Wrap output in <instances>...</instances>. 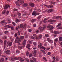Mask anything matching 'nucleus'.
<instances>
[{"label":"nucleus","mask_w":62,"mask_h":62,"mask_svg":"<svg viewBox=\"0 0 62 62\" xmlns=\"http://www.w3.org/2000/svg\"><path fill=\"white\" fill-rule=\"evenodd\" d=\"M17 36V33H16L15 34V37H16Z\"/></svg>","instance_id":"0e129e2a"},{"label":"nucleus","mask_w":62,"mask_h":62,"mask_svg":"<svg viewBox=\"0 0 62 62\" xmlns=\"http://www.w3.org/2000/svg\"><path fill=\"white\" fill-rule=\"evenodd\" d=\"M31 39H35V38L33 36H31Z\"/></svg>","instance_id":"69168bd1"},{"label":"nucleus","mask_w":62,"mask_h":62,"mask_svg":"<svg viewBox=\"0 0 62 62\" xmlns=\"http://www.w3.org/2000/svg\"><path fill=\"white\" fill-rule=\"evenodd\" d=\"M61 23H59L58 25L57 26V27H58V26H60L61 25Z\"/></svg>","instance_id":"49530a36"},{"label":"nucleus","mask_w":62,"mask_h":62,"mask_svg":"<svg viewBox=\"0 0 62 62\" xmlns=\"http://www.w3.org/2000/svg\"><path fill=\"white\" fill-rule=\"evenodd\" d=\"M28 6V4L27 3H25L23 4V7H26Z\"/></svg>","instance_id":"6ab92c4d"},{"label":"nucleus","mask_w":62,"mask_h":62,"mask_svg":"<svg viewBox=\"0 0 62 62\" xmlns=\"http://www.w3.org/2000/svg\"><path fill=\"white\" fill-rule=\"evenodd\" d=\"M17 13L19 16H21V14L18 12H17Z\"/></svg>","instance_id":"f704fd0d"},{"label":"nucleus","mask_w":62,"mask_h":62,"mask_svg":"<svg viewBox=\"0 0 62 62\" xmlns=\"http://www.w3.org/2000/svg\"><path fill=\"white\" fill-rule=\"evenodd\" d=\"M1 23H4L3 24V25H5L7 24V23H5V22L4 21H1L0 22Z\"/></svg>","instance_id":"4468645a"},{"label":"nucleus","mask_w":62,"mask_h":62,"mask_svg":"<svg viewBox=\"0 0 62 62\" xmlns=\"http://www.w3.org/2000/svg\"><path fill=\"white\" fill-rule=\"evenodd\" d=\"M7 44L9 46H11L12 45V42H7Z\"/></svg>","instance_id":"dca6fc26"},{"label":"nucleus","mask_w":62,"mask_h":62,"mask_svg":"<svg viewBox=\"0 0 62 62\" xmlns=\"http://www.w3.org/2000/svg\"><path fill=\"white\" fill-rule=\"evenodd\" d=\"M51 3L52 4H53V5H55V4H56V2H53L51 1Z\"/></svg>","instance_id":"c85d7f7f"},{"label":"nucleus","mask_w":62,"mask_h":62,"mask_svg":"<svg viewBox=\"0 0 62 62\" xmlns=\"http://www.w3.org/2000/svg\"><path fill=\"white\" fill-rule=\"evenodd\" d=\"M16 23H18V22H20V20L19 19H16Z\"/></svg>","instance_id":"b1692460"},{"label":"nucleus","mask_w":62,"mask_h":62,"mask_svg":"<svg viewBox=\"0 0 62 62\" xmlns=\"http://www.w3.org/2000/svg\"><path fill=\"white\" fill-rule=\"evenodd\" d=\"M47 28H50V30H52V29H54V27L53 26H51V25H49L47 27Z\"/></svg>","instance_id":"6e6552de"},{"label":"nucleus","mask_w":62,"mask_h":62,"mask_svg":"<svg viewBox=\"0 0 62 62\" xmlns=\"http://www.w3.org/2000/svg\"><path fill=\"white\" fill-rule=\"evenodd\" d=\"M33 35L34 37H36V38H37V35H36V34H34Z\"/></svg>","instance_id":"c03bdc74"},{"label":"nucleus","mask_w":62,"mask_h":62,"mask_svg":"<svg viewBox=\"0 0 62 62\" xmlns=\"http://www.w3.org/2000/svg\"><path fill=\"white\" fill-rule=\"evenodd\" d=\"M33 44L34 46H36L37 45V43L36 42H34L33 43Z\"/></svg>","instance_id":"393cba45"},{"label":"nucleus","mask_w":62,"mask_h":62,"mask_svg":"<svg viewBox=\"0 0 62 62\" xmlns=\"http://www.w3.org/2000/svg\"><path fill=\"white\" fill-rule=\"evenodd\" d=\"M23 36H22L20 37V39H23Z\"/></svg>","instance_id":"052dcab7"},{"label":"nucleus","mask_w":62,"mask_h":62,"mask_svg":"<svg viewBox=\"0 0 62 62\" xmlns=\"http://www.w3.org/2000/svg\"><path fill=\"white\" fill-rule=\"evenodd\" d=\"M24 3V1H16V4L17 6H20L21 5L20 4H23Z\"/></svg>","instance_id":"7ed1b4c3"},{"label":"nucleus","mask_w":62,"mask_h":62,"mask_svg":"<svg viewBox=\"0 0 62 62\" xmlns=\"http://www.w3.org/2000/svg\"><path fill=\"white\" fill-rule=\"evenodd\" d=\"M54 33L55 34H59V32L58 31H54Z\"/></svg>","instance_id":"5701e85b"},{"label":"nucleus","mask_w":62,"mask_h":62,"mask_svg":"<svg viewBox=\"0 0 62 62\" xmlns=\"http://www.w3.org/2000/svg\"><path fill=\"white\" fill-rule=\"evenodd\" d=\"M46 28V25H44L43 26V28L41 27H40L39 28V29L40 30L41 32L43 31V30Z\"/></svg>","instance_id":"f257e3e1"},{"label":"nucleus","mask_w":62,"mask_h":62,"mask_svg":"<svg viewBox=\"0 0 62 62\" xmlns=\"http://www.w3.org/2000/svg\"><path fill=\"white\" fill-rule=\"evenodd\" d=\"M48 22L49 23H51L52 22H55V20H48Z\"/></svg>","instance_id":"a211bd4d"},{"label":"nucleus","mask_w":62,"mask_h":62,"mask_svg":"<svg viewBox=\"0 0 62 62\" xmlns=\"http://www.w3.org/2000/svg\"><path fill=\"white\" fill-rule=\"evenodd\" d=\"M32 15H35V16H36L37 15V12L35 11H34L32 13Z\"/></svg>","instance_id":"2eb2a0df"},{"label":"nucleus","mask_w":62,"mask_h":62,"mask_svg":"<svg viewBox=\"0 0 62 62\" xmlns=\"http://www.w3.org/2000/svg\"><path fill=\"white\" fill-rule=\"evenodd\" d=\"M4 11L2 12V13L3 14H4L5 13H6V10H4Z\"/></svg>","instance_id":"c756f323"},{"label":"nucleus","mask_w":62,"mask_h":62,"mask_svg":"<svg viewBox=\"0 0 62 62\" xmlns=\"http://www.w3.org/2000/svg\"><path fill=\"white\" fill-rule=\"evenodd\" d=\"M47 19H45L44 20V23H46V22H47Z\"/></svg>","instance_id":"473e14b6"},{"label":"nucleus","mask_w":62,"mask_h":62,"mask_svg":"<svg viewBox=\"0 0 62 62\" xmlns=\"http://www.w3.org/2000/svg\"><path fill=\"white\" fill-rule=\"evenodd\" d=\"M56 61H58L60 59V58H56Z\"/></svg>","instance_id":"7c9ffc66"},{"label":"nucleus","mask_w":62,"mask_h":62,"mask_svg":"<svg viewBox=\"0 0 62 62\" xmlns=\"http://www.w3.org/2000/svg\"><path fill=\"white\" fill-rule=\"evenodd\" d=\"M45 36L46 37H49V34H46Z\"/></svg>","instance_id":"58836bf2"},{"label":"nucleus","mask_w":62,"mask_h":62,"mask_svg":"<svg viewBox=\"0 0 62 62\" xmlns=\"http://www.w3.org/2000/svg\"><path fill=\"white\" fill-rule=\"evenodd\" d=\"M30 61L31 62H34V61L33 60H30Z\"/></svg>","instance_id":"774afa93"},{"label":"nucleus","mask_w":62,"mask_h":62,"mask_svg":"<svg viewBox=\"0 0 62 62\" xmlns=\"http://www.w3.org/2000/svg\"><path fill=\"white\" fill-rule=\"evenodd\" d=\"M47 40L48 41V42H49V43H53V41L50 39H47Z\"/></svg>","instance_id":"1a4fd4ad"},{"label":"nucleus","mask_w":62,"mask_h":62,"mask_svg":"<svg viewBox=\"0 0 62 62\" xmlns=\"http://www.w3.org/2000/svg\"><path fill=\"white\" fill-rule=\"evenodd\" d=\"M36 25H36V24H34L33 25V27H36Z\"/></svg>","instance_id":"5fc2aeb1"},{"label":"nucleus","mask_w":62,"mask_h":62,"mask_svg":"<svg viewBox=\"0 0 62 62\" xmlns=\"http://www.w3.org/2000/svg\"><path fill=\"white\" fill-rule=\"evenodd\" d=\"M3 43V41L2 40L0 39V43Z\"/></svg>","instance_id":"bf43d9fd"},{"label":"nucleus","mask_w":62,"mask_h":62,"mask_svg":"<svg viewBox=\"0 0 62 62\" xmlns=\"http://www.w3.org/2000/svg\"><path fill=\"white\" fill-rule=\"evenodd\" d=\"M16 53H17L18 54H19V52H20V51H19V50H17L16 51Z\"/></svg>","instance_id":"ea45409f"},{"label":"nucleus","mask_w":62,"mask_h":62,"mask_svg":"<svg viewBox=\"0 0 62 62\" xmlns=\"http://www.w3.org/2000/svg\"><path fill=\"white\" fill-rule=\"evenodd\" d=\"M32 56V54H31L29 55V57H31Z\"/></svg>","instance_id":"a18cd8bd"},{"label":"nucleus","mask_w":62,"mask_h":62,"mask_svg":"<svg viewBox=\"0 0 62 62\" xmlns=\"http://www.w3.org/2000/svg\"><path fill=\"white\" fill-rule=\"evenodd\" d=\"M8 31H5L4 32V33L5 34H8Z\"/></svg>","instance_id":"37998d69"},{"label":"nucleus","mask_w":62,"mask_h":62,"mask_svg":"<svg viewBox=\"0 0 62 62\" xmlns=\"http://www.w3.org/2000/svg\"><path fill=\"white\" fill-rule=\"evenodd\" d=\"M8 8H10L9 5H6L4 7V9H7Z\"/></svg>","instance_id":"9d476101"},{"label":"nucleus","mask_w":62,"mask_h":62,"mask_svg":"<svg viewBox=\"0 0 62 62\" xmlns=\"http://www.w3.org/2000/svg\"><path fill=\"white\" fill-rule=\"evenodd\" d=\"M47 54L48 55H50V54H51V52H48L47 53Z\"/></svg>","instance_id":"4d7b16f0"},{"label":"nucleus","mask_w":62,"mask_h":62,"mask_svg":"<svg viewBox=\"0 0 62 62\" xmlns=\"http://www.w3.org/2000/svg\"><path fill=\"white\" fill-rule=\"evenodd\" d=\"M43 59H44V60H45V61H47V60L46 59V58H45V57H43Z\"/></svg>","instance_id":"a19ab883"},{"label":"nucleus","mask_w":62,"mask_h":62,"mask_svg":"<svg viewBox=\"0 0 62 62\" xmlns=\"http://www.w3.org/2000/svg\"><path fill=\"white\" fill-rule=\"evenodd\" d=\"M20 28H22V29H24L26 28V25H23V24H21L20 25Z\"/></svg>","instance_id":"20e7f679"},{"label":"nucleus","mask_w":62,"mask_h":62,"mask_svg":"<svg viewBox=\"0 0 62 62\" xmlns=\"http://www.w3.org/2000/svg\"><path fill=\"white\" fill-rule=\"evenodd\" d=\"M41 18V16H39L37 18V19L39 20V19H40Z\"/></svg>","instance_id":"2f4dec72"},{"label":"nucleus","mask_w":62,"mask_h":62,"mask_svg":"<svg viewBox=\"0 0 62 62\" xmlns=\"http://www.w3.org/2000/svg\"><path fill=\"white\" fill-rule=\"evenodd\" d=\"M28 37V35L27 34V35H26L25 36V38H27Z\"/></svg>","instance_id":"de8ad7c7"},{"label":"nucleus","mask_w":62,"mask_h":62,"mask_svg":"<svg viewBox=\"0 0 62 62\" xmlns=\"http://www.w3.org/2000/svg\"><path fill=\"white\" fill-rule=\"evenodd\" d=\"M10 50H8L7 51H5V53H6V54H10Z\"/></svg>","instance_id":"9b49d317"},{"label":"nucleus","mask_w":62,"mask_h":62,"mask_svg":"<svg viewBox=\"0 0 62 62\" xmlns=\"http://www.w3.org/2000/svg\"><path fill=\"white\" fill-rule=\"evenodd\" d=\"M53 59L55 61V57L54 56V57H53Z\"/></svg>","instance_id":"6e6d98bb"},{"label":"nucleus","mask_w":62,"mask_h":62,"mask_svg":"<svg viewBox=\"0 0 62 62\" xmlns=\"http://www.w3.org/2000/svg\"><path fill=\"white\" fill-rule=\"evenodd\" d=\"M29 11L30 13H31V12L32 11V9H30L29 10Z\"/></svg>","instance_id":"8fccbe9b"},{"label":"nucleus","mask_w":62,"mask_h":62,"mask_svg":"<svg viewBox=\"0 0 62 62\" xmlns=\"http://www.w3.org/2000/svg\"><path fill=\"white\" fill-rule=\"evenodd\" d=\"M42 46V45H41V43H40V45H39L38 46V47H40V48H41L42 49H43L44 50H45V48L43 46H42Z\"/></svg>","instance_id":"0eeeda50"},{"label":"nucleus","mask_w":62,"mask_h":62,"mask_svg":"<svg viewBox=\"0 0 62 62\" xmlns=\"http://www.w3.org/2000/svg\"><path fill=\"white\" fill-rule=\"evenodd\" d=\"M18 29H20V27H19V26L16 27V29L17 30H18Z\"/></svg>","instance_id":"09e8293b"},{"label":"nucleus","mask_w":62,"mask_h":62,"mask_svg":"<svg viewBox=\"0 0 62 62\" xmlns=\"http://www.w3.org/2000/svg\"><path fill=\"white\" fill-rule=\"evenodd\" d=\"M45 6H46V7H47V8H52L53 7V5H51V6L50 5L48 6L47 5H45Z\"/></svg>","instance_id":"ddd939ff"},{"label":"nucleus","mask_w":62,"mask_h":62,"mask_svg":"<svg viewBox=\"0 0 62 62\" xmlns=\"http://www.w3.org/2000/svg\"><path fill=\"white\" fill-rule=\"evenodd\" d=\"M61 17L60 16H54L53 17V18L54 19H59V18H61Z\"/></svg>","instance_id":"f8f14e48"},{"label":"nucleus","mask_w":62,"mask_h":62,"mask_svg":"<svg viewBox=\"0 0 62 62\" xmlns=\"http://www.w3.org/2000/svg\"><path fill=\"white\" fill-rule=\"evenodd\" d=\"M23 47V46H19L18 48H19V49H22V48Z\"/></svg>","instance_id":"e2e57ef3"},{"label":"nucleus","mask_w":62,"mask_h":62,"mask_svg":"<svg viewBox=\"0 0 62 62\" xmlns=\"http://www.w3.org/2000/svg\"><path fill=\"white\" fill-rule=\"evenodd\" d=\"M19 57H15L13 58L12 57H11L9 58V60L10 61H14V60H18L19 59Z\"/></svg>","instance_id":"f03ea898"},{"label":"nucleus","mask_w":62,"mask_h":62,"mask_svg":"<svg viewBox=\"0 0 62 62\" xmlns=\"http://www.w3.org/2000/svg\"><path fill=\"white\" fill-rule=\"evenodd\" d=\"M11 26H12V25L10 24L4 26V27H5L4 29H6V30H7L8 29V28H10V27H11Z\"/></svg>","instance_id":"39448f33"},{"label":"nucleus","mask_w":62,"mask_h":62,"mask_svg":"<svg viewBox=\"0 0 62 62\" xmlns=\"http://www.w3.org/2000/svg\"><path fill=\"white\" fill-rule=\"evenodd\" d=\"M36 53L37 51H34L33 54H34V55H36Z\"/></svg>","instance_id":"bb28decb"},{"label":"nucleus","mask_w":62,"mask_h":62,"mask_svg":"<svg viewBox=\"0 0 62 62\" xmlns=\"http://www.w3.org/2000/svg\"><path fill=\"white\" fill-rule=\"evenodd\" d=\"M25 42H26V40H24V41L23 43V45L24 46V47H25Z\"/></svg>","instance_id":"412c9836"},{"label":"nucleus","mask_w":62,"mask_h":62,"mask_svg":"<svg viewBox=\"0 0 62 62\" xmlns=\"http://www.w3.org/2000/svg\"><path fill=\"white\" fill-rule=\"evenodd\" d=\"M18 10V9H17L14 8V9L13 10V11H17Z\"/></svg>","instance_id":"e433bc0d"},{"label":"nucleus","mask_w":62,"mask_h":62,"mask_svg":"<svg viewBox=\"0 0 62 62\" xmlns=\"http://www.w3.org/2000/svg\"><path fill=\"white\" fill-rule=\"evenodd\" d=\"M62 29V27H59L58 28V29Z\"/></svg>","instance_id":"4c0bfd02"},{"label":"nucleus","mask_w":62,"mask_h":62,"mask_svg":"<svg viewBox=\"0 0 62 62\" xmlns=\"http://www.w3.org/2000/svg\"><path fill=\"white\" fill-rule=\"evenodd\" d=\"M42 51V52H43L44 54H46L45 53V51H44V50H41Z\"/></svg>","instance_id":"603ef678"},{"label":"nucleus","mask_w":62,"mask_h":62,"mask_svg":"<svg viewBox=\"0 0 62 62\" xmlns=\"http://www.w3.org/2000/svg\"><path fill=\"white\" fill-rule=\"evenodd\" d=\"M59 40L60 41H62V37H60L59 38Z\"/></svg>","instance_id":"72a5a7b5"},{"label":"nucleus","mask_w":62,"mask_h":62,"mask_svg":"<svg viewBox=\"0 0 62 62\" xmlns=\"http://www.w3.org/2000/svg\"><path fill=\"white\" fill-rule=\"evenodd\" d=\"M18 42H20V40L19 39V38L18 37L16 38V39L15 40V42L16 43H17Z\"/></svg>","instance_id":"423d86ee"},{"label":"nucleus","mask_w":62,"mask_h":62,"mask_svg":"<svg viewBox=\"0 0 62 62\" xmlns=\"http://www.w3.org/2000/svg\"><path fill=\"white\" fill-rule=\"evenodd\" d=\"M6 14H8L9 13V11H7L6 12Z\"/></svg>","instance_id":"864d4df0"},{"label":"nucleus","mask_w":62,"mask_h":62,"mask_svg":"<svg viewBox=\"0 0 62 62\" xmlns=\"http://www.w3.org/2000/svg\"><path fill=\"white\" fill-rule=\"evenodd\" d=\"M29 5L31 7H34V4L31 3H29Z\"/></svg>","instance_id":"aec40b11"},{"label":"nucleus","mask_w":62,"mask_h":62,"mask_svg":"<svg viewBox=\"0 0 62 62\" xmlns=\"http://www.w3.org/2000/svg\"><path fill=\"white\" fill-rule=\"evenodd\" d=\"M32 59H33V60L34 62H34H36V58H35L33 57H32Z\"/></svg>","instance_id":"a878e982"},{"label":"nucleus","mask_w":62,"mask_h":62,"mask_svg":"<svg viewBox=\"0 0 62 62\" xmlns=\"http://www.w3.org/2000/svg\"><path fill=\"white\" fill-rule=\"evenodd\" d=\"M53 11V9H49L48 11V12L49 13H50V12H52Z\"/></svg>","instance_id":"4be33fe9"},{"label":"nucleus","mask_w":62,"mask_h":62,"mask_svg":"<svg viewBox=\"0 0 62 62\" xmlns=\"http://www.w3.org/2000/svg\"><path fill=\"white\" fill-rule=\"evenodd\" d=\"M29 43L30 44H32V41H30L29 42Z\"/></svg>","instance_id":"13d9d810"},{"label":"nucleus","mask_w":62,"mask_h":62,"mask_svg":"<svg viewBox=\"0 0 62 62\" xmlns=\"http://www.w3.org/2000/svg\"><path fill=\"white\" fill-rule=\"evenodd\" d=\"M20 60L21 62H23V61H24V60L23 59V58L21 59H20Z\"/></svg>","instance_id":"c9c22d12"},{"label":"nucleus","mask_w":62,"mask_h":62,"mask_svg":"<svg viewBox=\"0 0 62 62\" xmlns=\"http://www.w3.org/2000/svg\"><path fill=\"white\" fill-rule=\"evenodd\" d=\"M6 42H7V41H6V40L4 41V45H6Z\"/></svg>","instance_id":"680f3d73"},{"label":"nucleus","mask_w":62,"mask_h":62,"mask_svg":"<svg viewBox=\"0 0 62 62\" xmlns=\"http://www.w3.org/2000/svg\"><path fill=\"white\" fill-rule=\"evenodd\" d=\"M12 24H13V25H14V26H15V25H16V23H15L14 22H12Z\"/></svg>","instance_id":"79ce46f5"},{"label":"nucleus","mask_w":62,"mask_h":62,"mask_svg":"<svg viewBox=\"0 0 62 62\" xmlns=\"http://www.w3.org/2000/svg\"><path fill=\"white\" fill-rule=\"evenodd\" d=\"M35 20H36L34 19H33L32 20H31V23H34V22H35Z\"/></svg>","instance_id":"cd10ccee"},{"label":"nucleus","mask_w":62,"mask_h":62,"mask_svg":"<svg viewBox=\"0 0 62 62\" xmlns=\"http://www.w3.org/2000/svg\"><path fill=\"white\" fill-rule=\"evenodd\" d=\"M1 60H2V61H4V58H1Z\"/></svg>","instance_id":"3c124183"},{"label":"nucleus","mask_w":62,"mask_h":62,"mask_svg":"<svg viewBox=\"0 0 62 62\" xmlns=\"http://www.w3.org/2000/svg\"><path fill=\"white\" fill-rule=\"evenodd\" d=\"M42 37V35H39L38 37H36V39H40Z\"/></svg>","instance_id":"f3484780"},{"label":"nucleus","mask_w":62,"mask_h":62,"mask_svg":"<svg viewBox=\"0 0 62 62\" xmlns=\"http://www.w3.org/2000/svg\"><path fill=\"white\" fill-rule=\"evenodd\" d=\"M17 33L18 34V35L19 36L20 35V32L18 31L17 32Z\"/></svg>","instance_id":"338daca9"}]
</instances>
